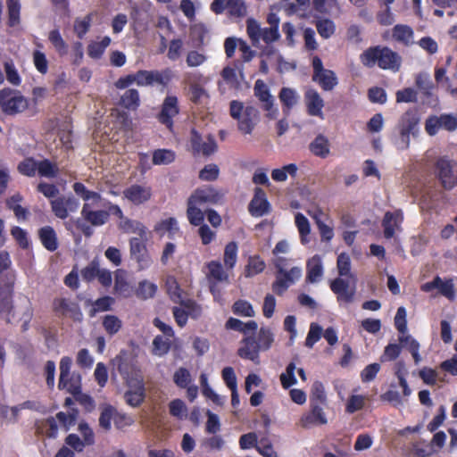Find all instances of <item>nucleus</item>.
I'll use <instances>...</instances> for the list:
<instances>
[{"label": "nucleus", "mask_w": 457, "mask_h": 457, "mask_svg": "<svg viewBox=\"0 0 457 457\" xmlns=\"http://www.w3.org/2000/svg\"><path fill=\"white\" fill-rule=\"evenodd\" d=\"M72 188L75 194L84 201L81 209L83 220L94 227L105 224L109 220V212L107 210H95L96 207L99 206L102 195L97 192L87 189L81 182H75Z\"/></svg>", "instance_id": "obj_1"}, {"label": "nucleus", "mask_w": 457, "mask_h": 457, "mask_svg": "<svg viewBox=\"0 0 457 457\" xmlns=\"http://www.w3.org/2000/svg\"><path fill=\"white\" fill-rule=\"evenodd\" d=\"M361 63L368 68L378 65L382 70L396 72L402 64L401 56L387 46H372L366 49L361 55Z\"/></svg>", "instance_id": "obj_2"}, {"label": "nucleus", "mask_w": 457, "mask_h": 457, "mask_svg": "<svg viewBox=\"0 0 457 457\" xmlns=\"http://www.w3.org/2000/svg\"><path fill=\"white\" fill-rule=\"evenodd\" d=\"M229 114L237 121V129L245 135H249L254 129L259 120L258 110L252 106H245L237 100H232L229 104Z\"/></svg>", "instance_id": "obj_3"}, {"label": "nucleus", "mask_w": 457, "mask_h": 457, "mask_svg": "<svg viewBox=\"0 0 457 457\" xmlns=\"http://www.w3.org/2000/svg\"><path fill=\"white\" fill-rule=\"evenodd\" d=\"M273 263L277 269L276 279L272 284V290L277 295H282L290 285L297 281L302 276V269L293 267L287 270L288 260L285 257L278 256L274 259Z\"/></svg>", "instance_id": "obj_4"}, {"label": "nucleus", "mask_w": 457, "mask_h": 457, "mask_svg": "<svg viewBox=\"0 0 457 457\" xmlns=\"http://www.w3.org/2000/svg\"><path fill=\"white\" fill-rule=\"evenodd\" d=\"M118 370L123 376L129 386V390L124 395L127 403L132 407L140 405L145 399V387L141 375L138 372H134L129 376L127 371V365L124 363H119Z\"/></svg>", "instance_id": "obj_5"}, {"label": "nucleus", "mask_w": 457, "mask_h": 457, "mask_svg": "<svg viewBox=\"0 0 457 457\" xmlns=\"http://www.w3.org/2000/svg\"><path fill=\"white\" fill-rule=\"evenodd\" d=\"M246 33L253 46H258L261 41L270 45L280 38L279 31L275 28H262L261 23L253 18L246 20Z\"/></svg>", "instance_id": "obj_6"}, {"label": "nucleus", "mask_w": 457, "mask_h": 457, "mask_svg": "<svg viewBox=\"0 0 457 457\" xmlns=\"http://www.w3.org/2000/svg\"><path fill=\"white\" fill-rule=\"evenodd\" d=\"M29 106L27 99L18 91L9 87L0 90V107L9 115L25 111Z\"/></svg>", "instance_id": "obj_7"}, {"label": "nucleus", "mask_w": 457, "mask_h": 457, "mask_svg": "<svg viewBox=\"0 0 457 457\" xmlns=\"http://www.w3.org/2000/svg\"><path fill=\"white\" fill-rule=\"evenodd\" d=\"M145 241L138 237H131L129 241L130 258L137 263L140 270L148 269L153 263Z\"/></svg>", "instance_id": "obj_8"}, {"label": "nucleus", "mask_w": 457, "mask_h": 457, "mask_svg": "<svg viewBox=\"0 0 457 457\" xmlns=\"http://www.w3.org/2000/svg\"><path fill=\"white\" fill-rule=\"evenodd\" d=\"M403 214L401 210L386 212L382 220L383 234L385 238H394L399 244L397 234L402 231Z\"/></svg>", "instance_id": "obj_9"}, {"label": "nucleus", "mask_w": 457, "mask_h": 457, "mask_svg": "<svg viewBox=\"0 0 457 457\" xmlns=\"http://www.w3.org/2000/svg\"><path fill=\"white\" fill-rule=\"evenodd\" d=\"M254 96L262 102L266 116L270 120L278 117V110L274 107V97L270 95L268 86L262 79L256 80L253 87Z\"/></svg>", "instance_id": "obj_10"}, {"label": "nucleus", "mask_w": 457, "mask_h": 457, "mask_svg": "<svg viewBox=\"0 0 457 457\" xmlns=\"http://www.w3.org/2000/svg\"><path fill=\"white\" fill-rule=\"evenodd\" d=\"M14 274H10L9 282L4 287H0V317L7 322L14 318V307L12 304V285Z\"/></svg>", "instance_id": "obj_11"}, {"label": "nucleus", "mask_w": 457, "mask_h": 457, "mask_svg": "<svg viewBox=\"0 0 457 457\" xmlns=\"http://www.w3.org/2000/svg\"><path fill=\"white\" fill-rule=\"evenodd\" d=\"M426 131L428 135L434 136L440 129L448 131H454L457 129V114H441L432 116L426 120Z\"/></svg>", "instance_id": "obj_12"}, {"label": "nucleus", "mask_w": 457, "mask_h": 457, "mask_svg": "<svg viewBox=\"0 0 457 457\" xmlns=\"http://www.w3.org/2000/svg\"><path fill=\"white\" fill-rule=\"evenodd\" d=\"M207 273L206 278L209 283L210 291L213 295L214 298L220 295V292L217 289V284L222 282H228V275L224 270L221 263L217 261H212L207 263Z\"/></svg>", "instance_id": "obj_13"}, {"label": "nucleus", "mask_w": 457, "mask_h": 457, "mask_svg": "<svg viewBox=\"0 0 457 457\" xmlns=\"http://www.w3.org/2000/svg\"><path fill=\"white\" fill-rule=\"evenodd\" d=\"M79 207V202L73 195H62L51 201L54 214L62 220L66 219L70 212H75Z\"/></svg>", "instance_id": "obj_14"}, {"label": "nucleus", "mask_w": 457, "mask_h": 457, "mask_svg": "<svg viewBox=\"0 0 457 457\" xmlns=\"http://www.w3.org/2000/svg\"><path fill=\"white\" fill-rule=\"evenodd\" d=\"M222 194L212 187H204L196 189L188 198L191 204L194 203L200 207L217 204L222 200Z\"/></svg>", "instance_id": "obj_15"}, {"label": "nucleus", "mask_w": 457, "mask_h": 457, "mask_svg": "<svg viewBox=\"0 0 457 457\" xmlns=\"http://www.w3.org/2000/svg\"><path fill=\"white\" fill-rule=\"evenodd\" d=\"M190 143L194 154L204 156L214 154L218 148L213 137L209 135L205 138H203L195 129H192L191 131Z\"/></svg>", "instance_id": "obj_16"}, {"label": "nucleus", "mask_w": 457, "mask_h": 457, "mask_svg": "<svg viewBox=\"0 0 457 457\" xmlns=\"http://www.w3.org/2000/svg\"><path fill=\"white\" fill-rule=\"evenodd\" d=\"M170 79L169 71H138L135 73V83L139 87L151 86L154 83L165 85Z\"/></svg>", "instance_id": "obj_17"}, {"label": "nucleus", "mask_w": 457, "mask_h": 457, "mask_svg": "<svg viewBox=\"0 0 457 457\" xmlns=\"http://www.w3.org/2000/svg\"><path fill=\"white\" fill-rule=\"evenodd\" d=\"M53 308L55 312L70 317L75 321H80L83 314L79 304L66 298H57L54 300Z\"/></svg>", "instance_id": "obj_18"}, {"label": "nucleus", "mask_w": 457, "mask_h": 457, "mask_svg": "<svg viewBox=\"0 0 457 457\" xmlns=\"http://www.w3.org/2000/svg\"><path fill=\"white\" fill-rule=\"evenodd\" d=\"M179 112V101L175 96H167L162 104V110L158 119L161 123L171 129L173 125L172 119Z\"/></svg>", "instance_id": "obj_19"}, {"label": "nucleus", "mask_w": 457, "mask_h": 457, "mask_svg": "<svg viewBox=\"0 0 457 457\" xmlns=\"http://www.w3.org/2000/svg\"><path fill=\"white\" fill-rule=\"evenodd\" d=\"M311 407V411L301 417L300 425L303 428H311L327 424L328 419L323 409L318 403H312Z\"/></svg>", "instance_id": "obj_20"}, {"label": "nucleus", "mask_w": 457, "mask_h": 457, "mask_svg": "<svg viewBox=\"0 0 457 457\" xmlns=\"http://www.w3.org/2000/svg\"><path fill=\"white\" fill-rule=\"evenodd\" d=\"M304 101L307 112L311 116L324 119L322 109L324 107V100L319 92L313 88H309L304 94Z\"/></svg>", "instance_id": "obj_21"}, {"label": "nucleus", "mask_w": 457, "mask_h": 457, "mask_svg": "<svg viewBox=\"0 0 457 457\" xmlns=\"http://www.w3.org/2000/svg\"><path fill=\"white\" fill-rule=\"evenodd\" d=\"M416 127L417 120L414 118L411 117L409 114L403 116L399 124L400 136L396 142L399 149L403 150L409 147L410 135L413 133Z\"/></svg>", "instance_id": "obj_22"}, {"label": "nucleus", "mask_w": 457, "mask_h": 457, "mask_svg": "<svg viewBox=\"0 0 457 457\" xmlns=\"http://www.w3.org/2000/svg\"><path fill=\"white\" fill-rule=\"evenodd\" d=\"M269 207L265 192L262 188L256 187L254 195L249 204L250 213L254 217H262L269 212Z\"/></svg>", "instance_id": "obj_23"}, {"label": "nucleus", "mask_w": 457, "mask_h": 457, "mask_svg": "<svg viewBox=\"0 0 457 457\" xmlns=\"http://www.w3.org/2000/svg\"><path fill=\"white\" fill-rule=\"evenodd\" d=\"M438 292L450 300L454 298L453 284L451 280L443 281L440 277H436L432 281L427 282L421 286V290L424 292H432L433 290Z\"/></svg>", "instance_id": "obj_24"}, {"label": "nucleus", "mask_w": 457, "mask_h": 457, "mask_svg": "<svg viewBox=\"0 0 457 457\" xmlns=\"http://www.w3.org/2000/svg\"><path fill=\"white\" fill-rule=\"evenodd\" d=\"M436 169L438 177L445 189H451L456 184V179L453 173V165L451 162L445 158H440L436 162Z\"/></svg>", "instance_id": "obj_25"}, {"label": "nucleus", "mask_w": 457, "mask_h": 457, "mask_svg": "<svg viewBox=\"0 0 457 457\" xmlns=\"http://www.w3.org/2000/svg\"><path fill=\"white\" fill-rule=\"evenodd\" d=\"M124 196L134 204H142L151 197V188L140 185H132L123 191Z\"/></svg>", "instance_id": "obj_26"}, {"label": "nucleus", "mask_w": 457, "mask_h": 457, "mask_svg": "<svg viewBox=\"0 0 457 457\" xmlns=\"http://www.w3.org/2000/svg\"><path fill=\"white\" fill-rule=\"evenodd\" d=\"M242 345L238 349V355L243 359H248L255 363L259 362V346L253 337H246L241 341Z\"/></svg>", "instance_id": "obj_27"}, {"label": "nucleus", "mask_w": 457, "mask_h": 457, "mask_svg": "<svg viewBox=\"0 0 457 457\" xmlns=\"http://www.w3.org/2000/svg\"><path fill=\"white\" fill-rule=\"evenodd\" d=\"M119 228L125 233L137 234L140 239L147 240L145 226L138 220H130L129 218L122 219L119 223Z\"/></svg>", "instance_id": "obj_28"}, {"label": "nucleus", "mask_w": 457, "mask_h": 457, "mask_svg": "<svg viewBox=\"0 0 457 457\" xmlns=\"http://www.w3.org/2000/svg\"><path fill=\"white\" fill-rule=\"evenodd\" d=\"M39 239L44 247L54 252L58 248V238L54 229L50 226H45L38 230Z\"/></svg>", "instance_id": "obj_29"}, {"label": "nucleus", "mask_w": 457, "mask_h": 457, "mask_svg": "<svg viewBox=\"0 0 457 457\" xmlns=\"http://www.w3.org/2000/svg\"><path fill=\"white\" fill-rule=\"evenodd\" d=\"M323 275V265L320 256L314 255L307 262V281L318 282Z\"/></svg>", "instance_id": "obj_30"}, {"label": "nucleus", "mask_w": 457, "mask_h": 457, "mask_svg": "<svg viewBox=\"0 0 457 457\" xmlns=\"http://www.w3.org/2000/svg\"><path fill=\"white\" fill-rule=\"evenodd\" d=\"M312 80L317 82L325 91H330L337 85V78L335 72L330 70H326L318 75H312Z\"/></svg>", "instance_id": "obj_31"}, {"label": "nucleus", "mask_w": 457, "mask_h": 457, "mask_svg": "<svg viewBox=\"0 0 457 457\" xmlns=\"http://www.w3.org/2000/svg\"><path fill=\"white\" fill-rule=\"evenodd\" d=\"M310 151L316 156L326 158L329 151V142L323 135H318L309 145Z\"/></svg>", "instance_id": "obj_32"}, {"label": "nucleus", "mask_w": 457, "mask_h": 457, "mask_svg": "<svg viewBox=\"0 0 457 457\" xmlns=\"http://www.w3.org/2000/svg\"><path fill=\"white\" fill-rule=\"evenodd\" d=\"M280 102L286 107L285 112L288 113L289 110L294 107L299 100L297 92L290 87H282L278 95Z\"/></svg>", "instance_id": "obj_33"}, {"label": "nucleus", "mask_w": 457, "mask_h": 457, "mask_svg": "<svg viewBox=\"0 0 457 457\" xmlns=\"http://www.w3.org/2000/svg\"><path fill=\"white\" fill-rule=\"evenodd\" d=\"M295 222L300 234L301 243L303 245L308 244L310 242L308 236L311 232L309 220L303 214L297 212L295 217Z\"/></svg>", "instance_id": "obj_34"}, {"label": "nucleus", "mask_w": 457, "mask_h": 457, "mask_svg": "<svg viewBox=\"0 0 457 457\" xmlns=\"http://www.w3.org/2000/svg\"><path fill=\"white\" fill-rule=\"evenodd\" d=\"M139 104V93L137 89H128L120 97V104L129 110H136Z\"/></svg>", "instance_id": "obj_35"}, {"label": "nucleus", "mask_w": 457, "mask_h": 457, "mask_svg": "<svg viewBox=\"0 0 457 457\" xmlns=\"http://www.w3.org/2000/svg\"><path fill=\"white\" fill-rule=\"evenodd\" d=\"M413 31L407 25L398 24L393 29V37L404 45H409L412 39Z\"/></svg>", "instance_id": "obj_36"}, {"label": "nucleus", "mask_w": 457, "mask_h": 457, "mask_svg": "<svg viewBox=\"0 0 457 457\" xmlns=\"http://www.w3.org/2000/svg\"><path fill=\"white\" fill-rule=\"evenodd\" d=\"M176 154L169 149H158L153 154V163L154 165H168L174 162Z\"/></svg>", "instance_id": "obj_37"}, {"label": "nucleus", "mask_w": 457, "mask_h": 457, "mask_svg": "<svg viewBox=\"0 0 457 457\" xmlns=\"http://www.w3.org/2000/svg\"><path fill=\"white\" fill-rule=\"evenodd\" d=\"M187 215L189 222L194 226H199L202 224L204 219V212L200 206L187 200Z\"/></svg>", "instance_id": "obj_38"}, {"label": "nucleus", "mask_w": 457, "mask_h": 457, "mask_svg": "<svg viewBox=\"0 0 457 457\" xmlns=\"http://www.w3.org/2000/svg\"><path fill=\"white\" fill-rule=\"evenodd\" d=\"M297 172V166L294 163H290L283 166L280 169H275L271 172V178L273 180L278 182L286 181L287 179V175L292 177L295 176Z\"/></svg>", "instance_id": "obj_39"}, {"label": "nucleus", "mask_w": 457, "mask_h": 457, "mask_svg": "<svg viewBox=\"0 0 457 457\" xmlns=\"http://www.w3.org/2000/svg\"><path fill=\"white\" fill-rule=\"evenodd\" d=\"M48 39L60 55H64L68 53V45L62 37L58 29L51 30L48 35Z\"/></svg>", "instance_id": "obj_40"}, {"label": "nucleus", "mask_w": 457, "mask_h": 457, "mask_svg": "<svg viewBox=\"0 0 457 457\" xmlns=\"http://www.w3.org/2000/svg\"><path fill=\"white\" fill-rule=\"evenodd\" d=\"M170 348V341L162 336H156L153 340L152 353L156 356H163L169 353Z\"/></svg>", "instance_id": "obj_41"}, {"label": "nucleus", "mask_w": 457, "mask_h": 457, "mask_svg": "<svg viewBox=\"0 0 457 457\" xmlns=\"http://www.w3.org/2000/svg\"><path fill=\"white\" fill-rule=\"evenodd\" d=\"M237 259V245L236 242L228 243L224 250V264L228 270H231L236 265Z\"/></svg>", "instance_id": "obj_42"}, {"label": "nucleus", "mask_w": 457, "mask_h": 457, "mask_svg": "<svg viewBox=\"0 0 457 457\" xmlns=\"http://www.w3.org/2000/svg\"><path fill=\"white\" fill-rule=\"evenodd\" d=\"M316 29L321 37L328 39L335 33L336 26L331 20L321 19L316 21Z\"/></svg>", "instance_id": "obj_43"}, {"label": "nucleus", "mask_w": 457, "mask_h": 457, "mask_svg": "<svg viewBox=\"0 0 457 457\" xmlns=\"http://www.w3.org/2000/svg\"><path fill=\"white\" fill-rule=\"evenodd\" d=\"M92 13L86 15L84 18H77L74 21V32L79 38L88 31L92 22Z\"/></svg>", "instance_id": "obj_44"}, {"label": "nucleus", "mask_w": 457, "mask_h": 457, "mask_svg": "<svg viewBox=\"0 0 457 457\" xmlns=\"http://www.w3.org/2000/svg\"><path fill=\"white\" fill-rule=\"evenodd\" d=\"M62 389H66L73 395H80L81 392V378L79 374L72 373L65 379V386H62Z\"/></svg>", "instance_id": "obj_45"}, {"label": "nucleus", "mask_w": 457, "mask_h": 457, "mask_svg": "<svg viewBox=\"0 0 457 457\" xmlns=\"http://www.w3.org/2000/svg\"><path fill=\"white\" fill-rule=\"evenodd\" d=\"M232 311L235 314L243 317H253L255 312L252 304L245 300H237L234 303Z\"/></svg>", "instance_id": "obj_46"}, {"label": "nucleus", "mask_w": 457, "mask_h": 457, "mask_svg": "<svg viewBox=\"0 0 457 457\" xmlns=\"http://www.w3.org/2000/svg\"><path fill=\"white\" fill-rule=\"evenodd\" d=\"M167 293L174 303H182L181 289L174 277L166 279Z\"/></svg>", "instance_id": "obj_47"}, {"label": "nucleus", "mask_w": 457, "mask_h": 457, "mask_svg": "<svg viewBox=\"0 0 457 457\" xmlns=\"http://www.w3.org/2000/svg\"><path fill=\"white\" fill-rule=\"evenodd\" d=\"M337 266L338 270V274L341 277L346 276L349 278H353L351 273V260L347 253H342L337 257Z\"/></svg>", "instance_id": "obj_48"}, {"label": "nucleus", "mask_w": 457, "mask_h": 457, "mask_svg": "<svg viewBox=\"0 0 457 457\" xmlns=\"http://www.w3.org/2000/svg\"><path fill=\"white\" fill-rule=\"evenodd\" d=\"M295 363L290 362L286 369V372L280 375V382L285 389H287L297 383V379L295 376Z\"/></svg>", "instance_id": "obj_49"}, {"label": "nucleus", "mask_w": 457, "mask_h": 457, "mask_svg": "<svg viewBox=\"0 0 457 457\" xmlns=\"http://www.w3.org/2000/svg\"><path fill=\"white\" fill-rule=\"evenodd\" d=\"M37 170L38 174L46 178H54L58 173V168L48 160H43L37 162Z\"/></svg>", "instance_id": "obj_50"}, {"label": "nucleus", "mask_w": 457, "mask_h": 457, "mask_svg": "<svg viewBox=\"0 0 457 457\" xmlns=\"http://www.w3.org/2000/svg\"><path fill=\"white\" fill-rule=\"evenodd\" d=\"M265 268L264 262L259 256L250 257L245 270L246 277L261 273Z\"/></svg>", "instance_id": "obj_51"}, {"label": "nucleus", "mask_w": 457, "mask_h": 457, "mask_svg": "<svg viewBox=\"0 0 457 457\" xmlns=\"http://www.w3.org/2000/svg\"><path fill=\"white\" fill-rule=\"evenodd\" d=\"M274 341V335L270 328H262L258 336V346L260 350H268Z\"/></svg>", "instance_id": "obj_52"}, {"label": "nucleus", "mask_w": 457, "mask_h": 457, "mask_svg": "<svg viewBox=\"0 0 457 457\" xmlns=\"http://www.w3.org/2000/svg\"><path fill=\"white\" fill-rule=\"evenodd\" d=\"M72 360L71 357L64 356L60 361V378L58 387L62 389V386H65V379L68 378L71 374Z\"/></svg>", "instance_id": "obj_53"}, {"label": "nucleus", "mask_w": 457, "mask_h": 457, "mask_svg": "<svg viewBox=\"0 0 457 457\" xmlns=\"http://www.w3.org/2000/svg\"><path fill=\"white\" fill-rule=\"evenodd\" d=\"M402 352V345L400 344L392 343L388 344L380 357L382 362L391 361L395 360Z\"/></svg>", "instance_id": "obj_54"}, {"label": "nucleus", "mask_w": 457, "mask_h": 457, "mask_svg": "<svg viewBox=\"0 0 457 457\" xmlns=\"http://www.w3.org/2000/svg\"><path fill=\"white\" fill-rule=\"evenodd\" d=\"M121 325V320L114 315H106L103 320V326L110 335L116 334L120 329Z\"/></svg>", "instance_id": "obj_55"}, {"label": "nucleus", "mask_w": 457, "mask_h": 457, "mask_svg": "<svg viewBox=\"0 0 457 457\" xmlns=\"http://www.w3.org/2000/svg\"><path fill=\"white\" fill-rule=\"evenodd\" d=\"M326 399L327 397L323 384L320 381H315L312 387L311 404L318 403H325Z\"/></svg>", "instance_id": "obj_56"}, {"label": "nucleus", "mask_w": 457, "mask_h": 457, "mask_svg": "<svg viewBox=\"0 0 457 457\" xmlns=\"http://www.w3.org/2000/svg\"><path fill=\"white\" fill-rule=\"evenodd\" d=\"M174 383L181 387L186 388L191 383L190 372L186 368H179L173 375Z\"/></svg>", "instance_id": "obj_57"}, {"label": "nucleus", "mask_w": 457, "mask_h": 457, "mask_svg": "<svg viewBox=\"0 0 457 457\" xmlns=\"http://www.w3.org/2000/svg\"><path fill=\"white\" fill-rule=\"evenodd\" d=\"M157 290V286L149 281H142L139 283L137 295L143 299L152 298Z\"/></svg>", "instance_id": "obj_58"}, {"label": "nucleus", "mask_w": 457, "mask_h": 457, "mask_svg": "<svg viewBox=\"0 0 457 457\" xmlns=\"http://www.w3.org/2000/svg\"><path fill=\"white\" fill-rule=\"evenodd\" d=\"M322 331L323 329L320 325L317 323H312L305 340V345L312 348L314 344L320 339Z\"/></svg>", "instance_id": "obj_59"}, {"label": "nucleus", "mask_w": 457, "mask_h": 457, "mask_svg": "<svg viewBox=\"0 0 457 457\" xmlns=\"http://www.w3.org/2000/svg\"><path fill=\"white\" fill-rule=\"evenodd\" d=\"M170 412L172 416L182 420L187 417V406L180 399H175L170 403Z\"/></svg>", "instance_id": "obj_60"}, {"label": "nucleus", "mask_w": 457, "mask_h": 457, "mask_svg": "<svg viewBox=\"0 0 457 457\" xmlns=\"http://www.w3.org/2000/svg\"><path fill=\"white\" fill-rule=\"evenodd\" d=\"M416 85L424 94L427 95H429L433 88V83L428 72H420L416 76Z\"/></svg>", "instance_id": "obj_61"}, {"label": "nucleus", "mask_w": 457, "mask_h": 457, "mask_svg": "<svg viewBox=\"0 0 457 457\" xmlns=\"http://www.w3.org/2000/svg\"><path fill=\"white\" fill-rule=\"evenodd\" d=\"M314 9L321 13H329L338 8L337 0H313Z\"/></svg>", "instance_id": "obj_62"}, {"label": "nucleus", "mask_w": 457, "mask_h": 457, "mask_svg": "<svg viewBox=\"0 0 457 457\" xmlns=\"http://www.w3.org/2000/svg\"><path fill=\"white\" fill-rule=\"evenodd\" d=\"M207 61V56L204 53L196 50L189 51L187 54L186 62L189 67H198Z\"/></svg>", "instance_id": "obj_63"}, {"label": "nucleus", "mask_w": 457, "mask_h": 457, "mask_svg": "<svg viewBox=\"0 0 457 457\" xmlns=\"http://www.w3.org/2000/svg\"><path fill=\"white\" fill-rule=\"evenodd\" d=\"M219 167L216 164H208L201 170L199 178L204 181H213L219 176Z\"/></svg>", "instance_id": "obj_64"}]
</instances>
